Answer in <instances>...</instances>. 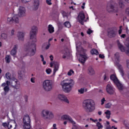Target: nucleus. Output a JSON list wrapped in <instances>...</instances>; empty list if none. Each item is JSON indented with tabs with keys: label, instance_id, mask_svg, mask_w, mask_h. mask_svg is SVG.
<instances>
[{
	"label": "nucleus",
	"instance_id": "1",
	"mask_svg": "<svg viewBox=\"0 0 129 129\" xmlns=\"http://www.w3.org/2000/svg\"><path fill=\"white\" fill-rule=\"evenodd\" d=\"M82 107L88 112H93L95 110V102L91 99H85L82 102Z\"/></svg>",
	"mask_w": 129,
	"mask_h": 129
},
{
	"label": "nucleus",
	"instance_id": "2",
	"mask_svg": "<svg viewBox=\"0 0 129 129\" xmlns=\"http://www.w3.org/2000/svg\"><path fill=\"white\" fill-rule=\"evenodd\" d=\"M60 85L62 87L63 91L65 92H70L74 85V81L72 79L64 80L60 83Z\"/></svg>",
	"mask_w": 129,
	"mask_h": 129
},
{
	"label": "nucleus",
	"instance_id": "3",
	"mask_svg": "<svg viewBox=\"0 0 129 129\" xmlns=\"http://www.w3.org/2000/svg\"><path fill=\"white\" fill-rule=\"evenodd\" d=\"M34 40H30V42L25 49L28 56H34L36 54L37 49H36V43Z\"/></svg>",
	"mask_w": 129,
	"mask_h": 129
},
{
	"label": "nucleus",
	"instance_id": "4",
	"mask_svg": "<svg viewBox=\"0 0 129 129\" xmlns=\"http://www.w3.org/2000/svg\"><path fill=\"white\" fill-rule=\"evenodd\" d=\"M41 115L42 118L45 120L48 119L49 120H51V119L54 118V113L47 109L43 110L41 111Z\"/></svg>",
	"mask_w": 129,
	"mask_h": 129
},
{
	"label": "nucleus",
	"instance_id": "5",
	"mask_svg": "<svg viewBox=\"0 0 129 129\" xmlns=\"http://www.w3.org/2000/svg\"><path fill=\"white\" fill-rule=\"evenodd\" d=\"M42 88L44 91L49 92L53 89V84L51 80H45L42 82Z\"/></svg>",
	"mask_w": 129,
	"mask_h": 129
},
{
	"label": "nucleus",
	"instance_id": "6",
	"mask_svg": "<svg viewBox=\"0 0 129 129\" xmlns=\"http://www.w3.org/2000/svg\"><path fill=\"white\" fill-rule=\"evenodd\" d=\"M23 122V126L24 129L31 128V118H30V116H29L28 114H26L24 116Z\"/></svg>",
	"mask_w": 129,
	"mask_h": 129
},
{
	"label": "nucleus",
	"instance_id": "7",
	"mask_svg": "<svg viewBox=\"0 0 129 129\" xmlns=\"http://www.w3.org/2000/svg\"><path fill=\"white\" fill-rule=\"evenodd\" d=\"M86 50H85L83 48H81L79 61L80 63L83 64V65H84L85 61H86V60L88 59V57H87V54H86Z\"/></svg>",
	"mask_w": 129,
	"mask_h": 129
},
{
	"label": "nucleus",
	"instance_id": "8",
	"mask_svg": "<svg viewBox=\"0 0 129 129\" xmlns=\"http://www.w3.org/2000/svg\"><path fill=\"white\" fill-rule=\"evenodd\" d=\"M38 32V28L36 26H33L30 34V41H33L34 43L37 42V38H36V34Z\"/></svg>",
	"mask_w": 129,
	"mask_h": 129
},
{
	"label": "nucleus",
	"instance_id": "9",
	"mask_svg": "<svg viewBox=\"0 0 129 129\" xmlns=\"http://www.w3.org/2000/svg\"><path fill=\"white\" fill-rule=\"evenodd\" d=\"M107 11L108 13H117L118 12V7L116 6V4H110L107 7Z\"/></svg>",
	"mask_w": 129,
	"mask_h": 129
},
{
	"label": "nucleus",
	"instance_id": "10",
	"mask_svg": "<svg viewBox=\"0 0 129 129\" xmlns=\"http://www.w3.org/2000/svg\"><path fill=\"white\" fill-rule=\"evenodd\" d=\"M18 16L20 18L26 17V8L23 7H20L18 9Z\"/></svg>",
	"mask_w": 129,
	"mask_h": 129
},
{
	"label": "nucleus",
	"instance_id": "11",
	"mask_svg": "<svg viewBox=\"0 0 129 129\" xmlns=\"http://www.w3.org/2000/svg\"><path fill=\"white\" fill-rule=\"evenodd\" d=\"M62 58L63 59H69L71 56V54L70 53V51H69V49L66 48L62 52Z\"/></svg>",
	"mask_w": 129,
	"mask_h": 129
},
{
	"label": "nucleus",
	"instance_id": "12",
	"mask_svg": "<svg viewBox=\"0 0 129 129\" xmlns=\"http://www.w3.org/2000/svg\"><path fill=\"white\" fill-rule=\"evenodd\" d=\"M84 19H85V15L83 12H80L78 16V21L81 24V25H84Z\"/></svg>",
	"mask_w": 129,
	"mask_h": 129
},
{
	"label": "nucleus",
	"instance_id": "13",
	"mask_svg": "<svg viewBox=\"0 0 129 129\" xmlns=\"http://www.w3.org/2000/svg\"><path fill=\"white\" fill-rule=\"evenodd\" d=\"M106 91L109 94H114V89L111 84H108L107 85Z\"/></svg>",
	"mask_w": 129,
	"mask_h": 129
},
{
	"label": "nucleus",
	"instance_id": "14",
	"mask_svg": "<svg viewBox=\"0 0 129 129\" xmlns=\"http://www.w3.org/2000/svg\"><path fill=\"white\" fill-rule=\"evenodd\" d=\"M7 21L10 24H13L14 22L18 24L19 23V17L18 15H15L13 18H8Z\"/></svg>",
	"mask_w": 129,
	"mask_h": 129
},
{
	"label": "nucleus",
	"instance_id": "15",
	"mask_svg": "<svg viewBox=\"0 0 129 129\" xmlns=\"http://www.w3.org/2000/svg\"><path fill=\"white\" fill-rule=\"evenodd\" d=\"M18 40L20 41H24V38H25V32L23 31H19L17 34Z\"/></svg>",
	"mask_w": 129,
	"mask_h": 129
},
{
	"label": "nucleus",
	"instance_id": "16",
	"mask_svg": "<svg viewBox=\"0 0 129 129\" xmlns=\"http://www.w3.org/2000/svg\"><path fill=\"white\" fill-rule=\"evenodd\" d=\"M17 124L15 121H10L8 122V128L9 129H16Z\"/></svg>",
	"mask_w": 129,
	"mask_h": 129
},
{
	"label": "nucleus",
	"instance_id": "17",
	"mask_svg": "<svg viewBox=\"0 0 129 129\" xmlns=\"http://www.w3.org/2000/svg\"><path fill=\"white\" fill-rule=\"evenodd\" d=\"M39 6H40V2L39 0H34L32 9L33 11H37L39 9Z\"/></svg>",
	"mask_w": 129,
	"mask_h": 129
},
{
	"label": "nucleus",
	"instance_id": "18",
	"mask_svg": "<svg viewBox=\"0 0 129 129\" xmlns=\"http://www.w3.org/2000/svg\"><path fill=\"white\" fill-rule=\"evenodd\" d=\"M117 4L119 9L121 10H123V9H124L125 7L123 0H117Z\"/></svg>",
	"mask_w": 129,
	"mask_h": 129
},
{
	"label": "nucleus",
	"instance_id": "19",
	"mask_svg": "<svg viewBox=\"0 0 129 129\" xmlns=\"http://www.w3.org/2000/svg\"><path fill=\"white\" fill-rule=\"evenodd\" d=\"M12 83L16 84L15 86H13V87L15 88V89H19L20 88V82L18 81V80H17L16 79H14L13 81H12Z\"/></svg>",
	"mask_w": 129,
	"mask_h": 129
},
{
	"label": "nucleus",
	"instance_id": "20",
	"mask_svg": "<svg viewBox=\"0 0 129 129\" xmlns=\"http://www.w3.org/2000/svg\"><path fill=\"white\" fill-rule=\"evenodd\" d=\"M108 35L110 38H113V37H115L116 35V33L113 29H111L108 32Z\"/></svg>",
	"mask_w": 129,
	"mask_h": 129
},
{
	"label": "nucleus",
	"instance_id": "21",
	"mask_svg": "<svg viewBox=\"0 0 129 129\" xmlns=\"http://www.w3.org/2000/svg\"><path fill=\"white\" fill-rule=\"evenodd\" d=\"M116 65L118 67L119 71V72H120L121 76H124V72H123V69H122V67L121 66V64L118 63H117Z\"/></svg>",
	"mask_w": 129,
	"mask_h": 129
},
{
	"label": "nucleus",
	"instance_id": "22",
	"mask_svg": "<svg viewBox=\"0 0 129 129\" xmlns=\"http://www.w3.org/2000/svg\"><path fill=\"white\" fill-rule=\"evenodd\" d=\"M53 66H54V69L53 70V74H55L57 71H58V69H59V63L56 61L53 62Z\"/></svg>",
	"mask_w": 129,
	"mask_h": 129
},
{
	"label": "nucleus",
	"instance_id": "23",
	"mask_svg": "<svg viewBox=\"0 0 129 129\" xmlns=\"http://www.w3.org/2000/svg\"><path fill=\"white\" fill-rule=\"evenodd\" d=\"M17 49H18V45H15L11 51V54L12 56H16V54H17Z\"/></svg>",
	"mask_w": 129,
	"mask_h": 129
},
{
	"label": "nucleus",
	"instance_id": "24",
	"mask_svg": "<svg viewBox=\"0 0 129 129\" xmlns=\"http://www.w3.org/2000/svg\"><path fill=\"white\" fill-rule=\"evenodd\" d=\"M88 73L89 75H94L95 71L92 67H89L88 69Z\"/></svg>",
	"mask_w": 129,
	"mask_h": 129
},
{
	"label": "nucleus",
	"instance_id": "25",
	"mask_svg": "<svg viewBox=\"0 0 129 129\" xmlns=\"http://www.w3.org/2000/svg\"><path fill=\"white\" fill-rule=\"evenodd\" d=\"M117 44L118 47L119 49L120 50L121 52H124L125 51V49H124V47H123V45H122L121 44H120V42H119V41H117Z\"/></svg>",
	"mask_w": 129,
	"mask_h": 129
},
{
	"label": "nucleus",
	"instance_id": "26",
	"mask_svg": "<svg viewBox=\"0 0 129 129\" xmlns=\"http://www.w3.org/2000/svg\"><path fill=\"white\" fill-rule=\"evenodd\" d=\"M110 79L111 80H112L114 83H116V82H117L118 81V79H117V78L116 77V76L115 75H112L110 76Z\"/></svg>",
	"mask_w": 129,
	"mask_h": 129
},
{
	"label": "nucleus",
	"instance_id": "27",
	"mask_svg": "<svg viewBox=\"0 0 129 129\" xmlns=\"http://www.w3.org/2000/svg\"><path fill=\"white\" fill-rule=\"evenodd\" d=\"M115 83L116 84L119 90H122V89H123V86H122V84H121L119 81Z\"/></svg>",
	"mask_w": 129,
	"mask_h": 129
},
{
	"label": "nucleus",
	"instance_id": "28",
	"mask_svg": "<svg viewBox=\"0 0 129 129\" xmlns=\"http://www.w3.org/2000/svg\"><path fill=\"white\" fill-rule=\"evenodd\" d=\"M48 30L50 34H52V33H54V27L52 25H49L48 27Z\"/></svg>",
	"mask_w": 129,
	"mask_h": 129
},
{
	"label": "nucleus",
	"instance_id": "29",
	"mask_svg": "<svg viewBox=\"0 0 129 129\" xmlns=\"http://www.w3.org/2000/svg\"><path fill=\"white\" fill-rule=\"evenodd\" d=\"M59 100L63 101V102H66L67 103H69V100L67 99V97H59L58 98Z\"/></svg>",
	"mask_w": 129,
	"mask_h": 129
},
{
	"label": "nucleus",
	"instance_id": "30",
	"mask_svg": "<svg viewBox=\"0 0 129 129\" xmlns=\"http://www.w3.org/2000/svg\"><path fill=\"white\" fill-rule=\"evenodd\" d=\"M90 52L92 55H98V54H99L98 50H96V49H92Z\"/></svg>",
	"mask_w": 129,
	"mask_h": 129
},
{
	"label": "nucleus",
	"instance_id": "31",
	"mask_svg": "<svg viewBox=\"0 0 129 129\" xmlns=\"http://www.w3.org/2000/svg\"><path fill=\"white\" fill-rule=\"evenodd\" d=\"M18 74L20 79H23L25 77V73L24 72L19 71Z\"/></svg>",
	"mask_w": 129,
	"mask_h": 129
},
{
	"label": "nucleus",
	"instance_id": "32",
	"mask_svg": "<svg viewBox=\"0 0 129 129\" xmlns=\"http://www.w3.org/2000/svg\"><path fill=\"white\" fill-rule=\"evenodd\" d=\"M105 114H106V117L108 119H109L110 118V114H111L110 111L108 110H107L106 112H105Z\"/></svg>",
	"mask_w": 129,
	"mask_h": 129
},
{
	"label": "nucleus",
	"instance_id": "33",
	"mask_svg": "<svg viewBox=\"0 0 129 129\" xmlns=\"http://www.w3.org/2000/svg\"><path fill=\"white\" fill-rule=\"evenodd\" d=\"M6 63H10L11 62V55H7L5 57Z\"/></svg>",
	"mask_w": 129,
	"mask_h": 129
},
{
	"label": "nucleus",
	"instance_id": "34",
	"mask_svg": "<svg viewBox=\"0 0 129 129\" xmlns=\"http://www.w3.org/2000/svg\"><path fill=\"white\" fill-rule=\"evenodd\" d=\"M64 26L66 27V28H70L71 24H70V22L67 21L64 23Z\"/></svg>",
	"mask_w": 129,
	"mask_h": 129
},
{
	"label": "nucleus",
	"instance_id": "35",
	"mask_svg": "<svg viewBox=\"0 0 129 129\" xmlns=\"http://www.w3.org/2000/svg\"><path fill=\"white\" fill-rule=\"evenodd\" d=\"M4 90L5 93H8V92L10 91V87L8 86H6L4 88Z\"/></svg>",
	"mask_w": 129,
	"mask_h": 129
},
{
	"label": "nucleus",
	"instance_id": "36",
	"mask_svg": "<svg viewBox=\"0 0 129 129\" xmlns=\"http://www.w3.org/2000/svg\"><path fill=\"white\" fill-rule=\"evenodd\" d=\"M115 58L117 59V61H119V57H120L119 56V53L116 52L115 53Z\"/></svg>",
	"mask_w": 129,
	"mask_h": 129
},
{
	"label": "nucleus",
	"instance_id": "37",
	"mask_svg": "<svg viewBox=\"0 0 129 129\" xmlns=\"http://www.w3.org/2000/svg\"><path fill=\"white\" fill-rule=\"evenodd\" d=\"M1 38L2 39H4V40H6L8 38V35L6 33H2L1 35Z\"/></svg>",
	"mask_w": 129,
	"mask_h": 129
},
{
	"label": "nucleus",
	"instance_id": "38",
	"mask_svg": "<svg viewBox=\"0 0 129 129\" xmlns=\"http://www.w3.org/2000/svg\"><path fill=\"white\" fill-rule=\"evenodd\" d=\"M11 73H7L5 75V77L7 78V79L10 80L11 79Z\"/></svg>",
	"mask_w": 129,
	"mask_h": 129
},
{
	"label": "nucleus",
	"instance_id": "39",
	"mask_svg": "<svg viewBox=\"0 0 129 129\" xmlns=\"http://www.w3.org/2000/svg\"><path fill=\"white\" fill-rule=\"evenodd\" d=\"M97 126L98 127V129L102 128L103 127V126L101 125V123L99 122H97Z\"/></svg>",
	"mask_w": 129,
	"mask_h": 129
},
{
	"label": "nucleus",
	"instance_id": "40",
	"mask_svg": "<svg viewBox=\"0 0 129 129\" xmlns=\"http://www.w3.org/2000/svg\"><path fill=\"white\" fill-rule=\"evenodd\" d=\"M70 118V117H69V116H68L67 115H64L63 116V119L64 120H69Z\"/></svg>",
	"mask_w": 129,
	"mask_h": 129
},
{
	"label": "nucleus",
	"instance_id": "41",
	"mask_svg": "<svg viewBox=\"0 0 129 129\" xmlns=\"http://www.w3.org/2000/svg\"><path fill=\"white\" fill-rule=\"evenodd\" d=\"M61 14L62 15V16L63 18L68 17V14L67 13H66L65 11H61Z\"/></svg>",
	"mask_w": 129,
	"mask_h": 129
},
{
	"label": "nucleus",
	"instance_id": "42",
	"mask_svg": "<svg viewBox=\"0 0 129 129\" xmlns=\"http://www.w3.org/2000/svg\"><path fill=\"white\" fill-rule=\"evenodd\" d=\"M81 45V42H78V43L76 44V48L77 51H79V48L80 47V46Z\"/></svg>",
	"mask_w": 129,
	"mask_h": 129
},
{
	"label": "nucleus",
	"instance_id": "43",
	"mask_svg": "<svg viewBox=\"0 0 129 129\" xmlns=\"http://www.w3.org/2000/svg\"><path fill=\"white\" fill-rule=\"evenodd\" d=\"M69 120L70 121V122H71L73 124H76V122H75V121H74L72 118H71V117H70Z\"/></svg>",
	"mask_w": 129,
	"mask_h": 129
},
{
	"label": "nucleus",
	"instance_id": "44",
	"mask_svg": "<svg viewBox=\"0 0 129 129\" xmlns=\"http://www.w3.org/2000/svg\"><path fill=\"white\" fill-rule=\"evenodd\" d=\"M78 92L81 94H83L84 93V88H81L80 89L78 90Z\"/></svg>",
	"mask_w": 129,
	"mask_h": 129
},
{
	"label": "nucleus",
	"instance_id": "45",
	"mask_svg": "<svg viewBox=\"0 0 129 129\" xmlns=\"http://www.w3.org/2000/svg\"><path fill=\"white\" fill-rule=\"evenodd\" d=\"M13 82H10V81H6V85H7V86H10V85H12L13 86Z\"/></svg>",
	"mask_w": 129,
	"mask_h": 129
},
{
	"label": "nucleus",
	"instance_id": "46",
	"mask_svg": "<svg viewBox=\"0 0 129 129\" xmlns=\"http://www.w3.org/2000/svg\"><path fill=\"white\" fill-rule=\"evenodd\" d=\"M72 73H74V71L72 70H70L68 73V75H69V76H71V75H72Z\"/></svg>",
	"mask_w": 129,
	"mask_h": 129
},
{
	"label": "nucleus",
	"instance_id": "47",
	"mask_svg": "<svg viewBox=\"0 0 129 129\" xmlns=\"http://www.w3.org/2000/svg\"><path fill=\"white\" fill-rule=\"evenodd\" d=\"M111 107V104L110 103H107L105 105L106 108H110Z\"/></svg>",
	"mask_w": 129,
	"mask_h": 129
},
{
	"label": "nucleus",
	"instance_id": "48",
	"mask_svg": "<svg viewBox=\"0 0 129 129\" xmlns=\"http://www.w3.org/2000/svg\"><path fill=\"white\" fill-rule=\"evenodd\" d=\"M46 72L47 74H50L51 72H52V70L50 69H48L46 70Z\"/></svg>",
	"mask_w": 129,
	"mask_h": 129
},
{
	"label": "nucleus",
	"instance_id": "49",
	"mask_svg": "<svg viewBox=\"0 0 129 129\" xmlns=\"http://www.w3.org/2000/svg\"><path fill=\"white\" fill-rule=\"evenodd\" d=\"M51 0H46V3L49 6H51L52 5V3H51Z\"/></svg>",
	"mask_w": 129,
	"mask_h": 129
},
{
	"label": "nucleus",
	"instance_id": "50",
	"mask_svg": "<svg viewBox=\"0 0 129 129\" xmlns=\"http://www.w3.org/2000/svg\"><path fill=\"white\" fill-rule=\"evenodd\" d=\"M11 36H15V29H13L11 30Z\"/></svg>",
	"mask_w": 129,
	"mask_h": 129
},
{
	"label": "nucleus",
	"instance_id": "51",
	"mask_svg": "<svg viewBox=\"0 0 129 129\" xmlns=\"http://www.w3.org/2000/svg\"><path fill=\"white\" fill-rule=\"evenodd\" d=\"M21 1L23 4H26L27 3H29L31 2V0H21Z\"/></svg>",
	"mask_w": 129,
	"mask_h": 129
},
{
	"label": "nucleus",
	"instance_id": "52",
	"mask_svg": "<svg viewBox=\"0 0 129 129\" xmlns=\"http://www.w3.org/2000/svg\"><path fill=\"white\" fill-rule=\"evenodd\" d=\"M125 14L129 16V7L127 8L125 10Z\"/></svg>",
	"mask_w": 129,
	"mask_h": 129
},
{
	"label": "nucleus",
	"instance_id": "53",
	"mask_svg": "<svg viewBox=\"0 0 129 129\" xmlns=\"http://www.w3.org/2000/svg\"><path fill=\"white\" fill-rule=\"evenodd\" d=\"M35 78L34 77L31 78L30 79L31 82H32V83H35Z\"/></svg>",
	"mask_w": 129,
	"mask_h": 129
},
{
	"label": "nucleus",
	"instance_id": "54",
	"mask_svg": "<svg viewBox=\"0 0 129 129\" xmlns=\"http://www.w3.org/2000/svg\"><path fill=\"white\" fill-rule=\"evenodd\" d=\"M87 34H88V35H90V34H91V33H92V30H91L90 29H89L87 31Z\"/></svg>",
	"mask_w": 129,
	"mask_h": 129
},
{
	"label": "nucleus",
	"instance_id": "55",
	"mask_svg": "<svg viewBox=\"0 0 129 129\" xmlns=\"http://www.w3.org/2000/svg\"><path fill=\"white\" fill-rule=\"evenodd\" d=\"M3 126H9V122L8 123H3Z\"/></svg>",
	"mask_w": 129,
	"mask_h": 129
},
{
	"label": "nucleus",
	"instance_id": "56",
	"mask_svg": "<svg viewBox=\"0 0 129 129\" xmlns=\"http://www.w3.org/2000/svg\"><path fill=\"white\" fill-rule=\"evenodd\" d=\"M104 101H105V99L104 98H103V99L101 100L102 105H103V104H104Z\"/></svg>",
	"mask_w": 129,
	"mask_h": 129
},
{
	"label": "nucleus",
	"instance_id": "57",
	"mask_svg": "<svg viewBox=\"0 0 129 129\" xmlns=\"http://www.w3.org/2000/svg\"><path fill=\"white\" fill-rule=\"evenodd\" d=\"M51 46V44L50 43H48V44L45 47L46 50H48L49 48H50V46Z\"/></svg>",
	"mask_w": 129,
	"mask_h": 129
},
{
	"label": "nucleus",
	"instance_id": "58",
	"mask_svg": "<svg viewBox=\"0 0 129 129\" xmlns=\"http://www.w3.org/2000/svg\"><path fill=\"white\" fill-rule=\"evenodd\" d=\"M58 97H65V95L63 94H59L58 95Z\"/></svg>",
	"mask_w": 129,
	"mask_h": 129
},
{
	"label": "nucleus",
	"instance_id": "59",
	"mask_svg": "<svg viewBox=\"0 0 129 129\" xmlns=\"http://www.w3.org/2000/svg\"><path fill=\"white\" fill-rule=\"evenodd\" d=\"M126 63L127 65V68H129V60L128 59L126 60Z\"/></svg>",
	"mask_w": 129,
	"mask_h": 129
},
{
	"label": "nucleus",
	"instance_id": "60",
	"mask_svg": "<svg viewBox=\"0 0 129 129\" xmlns=\"http://www.w3.org/2000/svg\"><path fill=\"white\" fill-rule=\"evenodd\" d=\"M99 58H101L102 59H103V58H104V55L99 54Z\"/></svg>",
	"mask_w": 129,
	"mask_h": 129
},
{
	"label": "nucleus",
	"instance_id": "61",
	"mask_svg": "<svg viewBox=\"0 0 129 129\" xmlns=\"http://www.w3.org/2000/svg\"><path fill=\"white\" fill-rule=\"evenodd\" d=\"M106 129H111V127L110 126V125L106 126Z\"/></svg>",
	"mask_w": 129,
	"mask_h": 129
},
{
	"label": "nucleus",
	"instance_id": "62",
	"mask_svg": "<svg viewBox=\"0 0 129 129\" xmlns=\"http://www.w3.org/2000/svg\"><path fill=\"white\" fill-rule=\"evenodd\" d=\"M6 85H7V83H3V84H2V86L3 87H6Z\"/></svg>",
	"mask_w": 129,
	"mask_h": 129
},
{
	"label": "nucleus",
	"instance_id": "63",
	"mask_svg": "<svg viewBox=\"0 0 129 129\" xmlns=\"http://www.w3.org/2000/svg\"><path fill=\"white\" fill-rule=\"evenodd\" d=\"M84 6H85V3H83V6L81 7V8L83 9V10H84L85 9Z\"/></svg>",
	"mask_w": 129,
	"mask_h": 129
},
{
	"label": "nucleus",
	"instance_id": "64",
	"mask_svg": "<svg viewBox=\"0 0 129 129\" xmlns=\"http://www.w3.org/2000/svg\"><path fill=\"white\" fill-rule=\"evenodd\" d=\"M49 58H50V60L51 61H53V55H50V56H49Z\"/></svg>",
	"mask_w": 129,
	"mask_h": 129
}]
</instances>
